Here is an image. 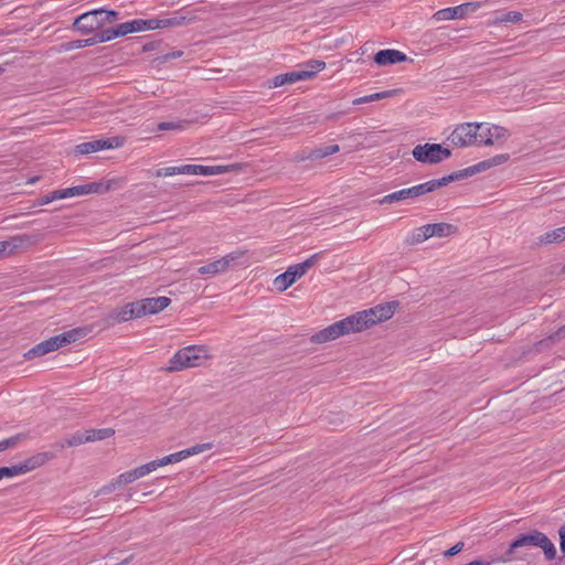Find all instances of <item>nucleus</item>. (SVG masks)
Instances as JSON below:
<instances>
[{
    "label": "nucleus",
    "instance_id": "f257e3e1",
    "mask_svg": "<svg viewBox=\"0 0 565 565\" xmlns=\"http://www.w3.org/2000/svg\"><path fill=\"white\" fill-rule=\"evenodd\" d=\"M121 179H111L106 182H92L84 185H76L63 190H55L47 195L40 199L38 205H45L55 200H63L75 195H86L90 193H106L110 190L120 188L122 185Z\"/></svg>",
    "mask_w": 565,
    "mask_h": 565
},
{
    "label": "nucleus",
    "instance_id": "f03ea898",
    "mask_svg": "<svg viewBox=\"0 0 565 565\" xmlns=\"http://www.w3.org/2000/svg\"><path fill=\"white\" fill-rule=\"evenodd\" d=\"M458 178L457 174H450L440 179L430 180L425 183H420L411 188L402 189L384 195L381 200V204H392L395 202H403L414 200L424 194L436 191L437 189L447 185L451 181Z\"/></svg>",
    "mask_w": 565,
    "mask_h": 565
},
{
    "label": "nucleus",
    "instance_id": "7ed1b4c3",
    "mask_svg": "<svg viewBox=\"0 0 565 565\" xmlns=\"http://www.w3.org/2000/svg\"><path fill=\"white\" fill-rule=\"evenodd\" d=\"M397 306L398 302L396 301L386 302L349 316L354 331L362 332L377 323L391 319Z\"/></svg>",
    "mask_w": 565,
    "mask_h": 565
},
{
    "label": "nucleus",
    "instance_id": "20e7f679",
    "mask_svg": "<svg viewBox=\"0 0 565 565\" xmlns=\"http://www.w3.org/2000/svg\"><path fill=\"white\" fill-rule=\"evenodd\" d=\"M211 358L209 349L204 345H190L179 350L163 369L166 372L173 373L190 367L203 365Z\"/></svg>",
    "mask_w": 565,
    "mask_h": 565
},
{
    "label": "nucleus",
    "instance_id": "39448f33",
    "mask_svg": "<svg viewBox=\"0 0 565 565\" xmlns=\"http://www.w3.org/2000/svg\"><path fill=\"white\" fill-rule=\"evenodd\" d=\"M527 546L542 548L547 561H552L556 557L557 552L554 543L543 532L536 530L526 534H522L516 540H514L510 544V547L507 551V555L512 557L518 548Z\"/></svg>",
    "mask_w": 565,
    "mask_h": 565
},
{
    "label": "nucleus",
    "instance_id": "423d86ee",
    "mask_svg": "<svg viewBox=\"0 0 565 565\" xmlns=\"http://www.w3.org/2000/svg\"><path fill=\"white\" fill-rule=\"evenodd\" d=\"M83 334L84 332L82 329H73L64 333L51 337L50 339L44 340L39 344L34 345L32 349L25 352L23 356L25 360H32L34 358L43 356L53 351H56L57 349L66 344L75 342Z\"/></svg>",
    "mask_w": 565,
    "mask_h": 565
},
{
    "label": "nucleus",
    "instance_id": "0eeeda50",
    "mask_svg": "<svg viewBox=\"0 0 565 565\" xmlns=\"http://www.w3.org/2000/svg\"><path fill=\"white\" fill-rule=\"evenodd\" d=\"M319 258V254H313L305 262L289 266L287 270L278 275L274 279V286L280 292L287 290L298 279L307 274V271L316 264Z\"/></svg>",
    "mask_w": 565,
    "mask_h": 565
},
{
    "label": "nucleus",
    "instance_id": "6e6552de",
    "mask_svg": "<svg viewBox=\"0 0 565 565\" xmlns=\"http://www.w3.org/2000/svg\"><path fill=\"white\" fill-rule=\"evenodd\" d=\"M412 154L420 163L436 164L449 158L451 152L439 143H425L417 145L413 149Z\"/></svg>",
    "mask_w": 565,
    "mask_h": 565
},
{
    "label": "nucleus",
    "instance_id": "1a4fd4ad",
    "mask_svg": "<svg viewBox=\"0 0 565 565\" xmlns=\"http://www.w3.org/2000/svg\"><path fill=\"white\" fill-rule=\"evenodd\" d=\"M355 333L350 317L337 321L329 327L316 332L311 335L312 343H324L339 339L342 335Z\"/></svg>",
    "mask_w": 565,
    "mask_h": 565
},
{
    "label": "nucleus",
    "instance_id": "9d476101",
    "mask_svg": "<svg viewBox=\"0 0 565 565\" xmlns=\"http://www.w3.org/2000/svg\"><path fill=\"white\" fill-rule=\"evenodd\" d=\"M482 129V124L465 122L457 126L449 140L456 147H469L479 142V130Z\"/></svg>",
    "mask_w": 565,
    "mask_h": 565
},
{
    "label": "nucleus",
    "instance_id": "9b49d317",
    "mask_svg": "<svg viewBox=\"0 0 565 565\" xmlns=\"http://www.w3.org/2000/svg\"><path fill=\"white\" fill-rule=\"evenodd\" d=\"M482 7V2H466L457 7L445 8L435 12L431 19L436 22L463 19Z\"/></svg>",
    "mask_w": 565,
    "mask_h": 565
},
{
    "label": "nucleus",
    "instance_id": "f8f14e48",
    "mask_svg": "<svg viewBox=\"0 0 565 565\" xmlns=\"http://www.w3.org/2000/svg\"><path fill=\"white\" fill-rule=\"evenodd\" d=\"M243 166L241 163L226 164V166H201V164H184L181 166L182 174L190 175H217L227 172L241 171Z\"/></svg>",
    "mask_w": 565,
    "mask_h": 565
},
{
    "label": "nucleus",
    "instance_id": "ddd939ff",
    "mask_svg": "<svg viewBox=\"0 0 565 565\" xmlns=\"http://www.w3.org/2000/svg\"><path fill=\"white\" fill-rule=\"evenodd\" d=\"M124 145V139L120 137H114L108 139H98L79 143L75 147L74 152L76 154H89L97 152L103 149L118 148Z\"/></svg>",
    "mask_w": 565,
    "mask_h": 565
},
{
    "label": "nucleus",
    "instance_id": "4468645a",
    "mask_svg": "<svg viewBox=\"0 0 565 565\" xmlns=\"http://www.w3.org/2000/svg\"><path fill=\"white\" fill-rule=\"evenodd\" d=\"M139 312L136 302H129L122 307L113 309L105 318L104 323L107 327H113L118 323L127 322L132 319H137Z\"/></svg>",
    "mask_w": 565,
    "mask_h": 565
},
{
    "label": "nucleus",
    "instance_id": "2eb2a0df",
    "mask_svg": "<svg viewBox=\"0 0 565 565\" xmlns=\"http://www.w3.org/2000/svg\"><path fill=\"white\" fill-rule=\"evenodd\" d=\"M509 137V130L498 125L484 126L482 124V129L479 130V142L484 146L503 143Z\"/></svg>",
    "mask_w": 565,
    "mask_h": 565
},
{
    "label": "nucleus",
    "instance_id": "dca6fc26",
    "mask_svg": "<svg viewBox=\"0 0 565 565\" xmlns=\"http://www.w3.org/2000/svg\"><path fill=\"white\" fill-rule=\"evenodd\" d=\"M212 447H213L212 443L199 444L193 447L183 449L181 451L170 454L160 459H156V461L160 468V467H163V466H167L170 463L179 462L183 459L189 458L190 456H194V455L201 454L203 451L210 450V449H212Z\"/></svg>",
    "mask_w": 565,
    "mask_h": 565
},
{
    "label": "nucleus",
    "instance_id": "f3484780",
    "mask_svg": "<svg viewBox=\"0 0 565 565\" xmlns=\"http://www.w3.org/2000/svg\"><path fill=\"white\" fill-rule=\"evenodd\" d=\"M103 13V9L93 10L77 17L73 23V26L84 34L94 32L103 26V21H99V15Z\"/></svg>",
    "mask_w": 565,
    "mask_h": 565
},
{
    "label": "nucleus",
    "instance_id": "a211bd4d",
    "mask_svg": "<svg viewBox=\"0 0 565 565\" xmlns=\"http://www.w3.org/2000/svg\"><path fill=\"white\" fill-rule=\"evenodd\" d=\"M243 256V252H233L207 265L201 266L198 271L201 275H216L225 273L228 267Z\"/></svg>",
    "mask_w": 565,
    "mask_h": 565
},
{
    "label": "nucleus",
    "instance_id": "6ab92c4d",
    "mask_svg": "<svg viewBox=\"0 0 565 565\" xmlns=\"http://www.w3.org/2000/svg\"><path fill=\"white\" fill-rule=\"evenodd\" d=\"M315 76V71H292L279 74L266 83V87L276 88L290 85L299 81H306Z\"/></svg>",
    "mask_w": 565,
    "mask_h": 565
},
{
    "label": "nucleus",
    "instance_id": "aec40b11",
    "mask_svg": "<svg viewBox=\"0 0 565 565\" xmlns=\"http://www.w3.org/2000/svg\"><path fill=\"white\" fill-rule=\"evenodd\" d=\"M135 302L139 312V317L141 318L147 315H154L162 311L171 303V299L162 296L156 298H145Z\"/></svg>",
    "mask_w": 565,
    "mask_h": 565
},
{
    "label": "nucleus",
    "instance_id": "412c9836",
    "mask_svg": "<svg viewBox=\"0 0 565 565\" xmlns=\"http://www.w3.org/2000/svg\"><path fill=\"white\" fill-rule=\"evenodd\" d=\"M31 244L30 236L22 234L10 237L7 241L0 242V258L12 255L15 250L23 248Z\"/></svg>",
    "mask_w": 565,
    "mask_h": 565
},
{
    "label": "nucleus",
    "instance_id": "4be33fe9",
    "mask_svg": "<svg viewBox=\"0 0 565 565\" xmlns=\"http://www.w3.org/2000/svg\"><path fill=\"white\" fill-rule=\"evenodd\" d=\"M406 60L407 56L403 52L393 49L381 50L374 55V62L380 66L402 63Z\"/></svg>",
    "mask_w": 565,
    "mask_h": 565
},
{
    "label": "nucleus",
    "instance_id": "5701e85b",
    "mask_svg": "<svg viewBox=\"0 0 565 565\" xmlns=\"http://www.w3.org/2000/svg\"><path fill=\"white\" fill-rule=\"evenodd\" d=\"M54 458H55L54 452H50V451L38 452V454L29 457L21 463H22L24 472L28 473L36 468L44 466L46 462H49L50 460H52Z\"/></svg>",
    "mask_w": 565,
    "mask_h": 565
},
{
    "label": "nucleus",
    "instance_id": "b1692460",
    "mask_svg": "<svg viewBox=\"0 0 565 565\" xmlns=\"http://www.w3.org/2000/svg\"><path fill=\"white\" fill-rule=\"evenodd\" d=\"M87 443L85 431H76L65 438L55 443V447L58 449H64L66 447H77Z\"/></svg>",
    "mask_w": 565,
    "mask_h": 565
},
{
    "label": "nucleus",
    "instance_id": "393cba45",
    "mask_svg": "<svg viewBox=\"0 0 565 565\" xmlns=\"http://www.w3.org/2000/svg\"><path fill=\"white\" fill-rule=\"evenodd\" d=\"M430 225V233L433 237H449L457 233V226L450 223H434Z\"/></svg>",
    "mask_w": 565,
    "mask_h": 565
},
{
    "label": "nucleus",
    "instance_id": "a878e982",
    "mask_svg": "<svg viewBox=\"0 0 565 565\" xmlns=\"http://www.w3.org/2000/svg\"><path fill=\"white\" fill-rule=\"evenodd\" d=\"M193 19H194L193 15L177 12L170 18L161 19V29L181 26V25H184V24L191 22Z\"/></svg>",
    "mask_w": 565,
    "mask_h": 565
},
{
    "label": "nucleus",
    "instance_id": "bb28decb",
    "mask_svg": "<svg viewBox=\"0 0 565 565\" xmlns=\"http://www.w3.org/2000/svg\"><path fill=\"white\" fill-rule=\"evenodd\" d=\"M541 244H557L565 241V226L546 232L539 238Z\"/></svg>",
    "mask_w": 565,
    "mask_h": 565
},
{
    "label": "nucleus",
    "instance_id": "cd10ccee",
    "mask_svg": "<svg viewBox=\"0 0 565 565\" xmlns=\"http://www.w3.org/2000/svg\"><path fill=\"white\" fill-rule=\"evenodd\" d=\"M87 443L104 440L111 437L115 434V430L111 428H102V429H88L85 430Z\"/></svg>",
    "mask_w": 565,
    "mask_h": 565
},
{
    "label": "nucleus",
    "instance_id": "c85d7f7f",
    "mask_svg": "<svg viewBox=\"0 0 565 565\" xmlns=\"http://www.w3.org/2000/svg\"><path fill=\"white\" fill-rule=\"evenodd\" d=\"M326 158L322 147L303 150L301 153L295 157L296 161H305V160H319Z\"/></svg>",
    "mask_w": 565,
    "mask_h": 565
},
{
    "label": "nucleus",
    "instance_id": "c756f323",
    "mask_svg": "<svg viewBox=\"0 0 565 565\" xmlns=\"http://www.w3.org/2000/svg\"><path fill=\"white\" fill-rule=\"evenodd\" d=\"M158 468H159V466H158L157 461L152 460L150 462H147L142 466H139V467L132 469L131 472L134 475L135 480H138V479L149 475L150 472L154 471Z\"/></svg>",
    "mask_w": 565,
    "mask_h": 565
},
{
    "label": "nucleus",
    "instance_id": "7c9ffc66",
    "mask_svg": "<svg viewBox=\"0 0 565 565\" xmlns=\"http://www.w3.org/2000/svg\"><path fill=\"white\" fill-rule=\"evenodd\" d=\"M158 468H159V466H158L157 461L152 460L150 462H147L142 466H139V467L132 469L131 472L134 475L135 480H138V479L149 475L150 472L154 471Z\"/></svg>",
    "mask_w": 565,
    "mask_h": 565
},
{
    "label": "nucleus",
    "instance_id": "2f4dec72",
    "mask_svg": "<svg viewBox=\"0 0 565 565\" xmlns=\"http://www.w3.org/2000/svg\"><path fill=\"white\" fill-rule=\"evenodd\" d=\"M193 120H179V121H162L158 125L159 130H184L192 124Z\"/></svg>",
    "mask_w": 565,
    "mask_h": 565
},
{
    "label": "nucleus",
    "instance_id": "473e14b6",
    "mask_svg": "<svg viewBox=\"0 0 565 565\" xmlns=\"http://www.w3.org/2000/svg\"><path fill=\"white\" fill-rule=\"evenodd\" d=\"M24 473L25 472L21 462L11 467H0V480L3 478H11Z\"/></svg>",
    "mask_w": 565,
    "mask_h": 565
},
{
    "label": "nucleus",
    "instance_id": "72a5a7b5",
    "mask_svg": "<svg viewBox=\"0 0 565 565\" xmlns=\"http://www.w3.org/2000/svg\"><path fill=\"white\" fill-rule=\"evenodd\" d=\"M565 339V324L558 328L554 333L550 334L546 339L542 340L539 345H550Z\"/></svg>",
    "mask_w": 565,
    "mask_h": 565
},
{
    "label": "nucleus",
    "instance_id": "f704fd0d",
    "mask_svg": "<svg viewBox=\"0 0 565 565\" xmlns=\"http://www.w3.org/2000/svg\"><path fill=\"white\" fill-rule=\"evenodd\" d=\"M522 20V14L518 11H510V12H507L500 17H497L493 21L494 24H498V23H508V22H512V23H516V22H520Z\"/></svg>",
    "mask_w": 565,
    "mask_h": 565
},
{
    "label": "nucleus",
    "instance_id": "c9c22d12",
    "mask_svg": "<svg viewBox=\"0 0 565 565\" xmlns=\"http://www.w3.org/2000/svg\"><path fill=\"white\" fill-rule=\"evenodd\" d=\"M425 239L423 237V233L419 227L414 228L405 238V244L408 246H415L424 243Z\"/></svg>",
    "mask_w": 565,
    "mask_h": 565
},
{
    "label": "nucleus",
    "instance_id": "e433bc0d",
    "mask_svg": "<svg viewBox=\"0 0 565 565\" xmlns=\"http://www.w3.org/2000/svg\"><path fill=\"white\" fill-rule=\"evenodd\" d=\"M174 174H182L181 166H179V167L161 168V169H158L156 171V177H158V178H160V177H171V175H174Z\"/></svg>",
    "mask_w": 565,
    "mask_h": 565
},
{
    "label": "nucleus",
    "instance_id": "4c0bfd02",
    "mask_svg": "<svg viewBox=\"0 0 565 565\" xmlns=\"http://www.w3.org/2000/svg\"><path fill=\"white\" fill-rule=\"evenodd\" d=\"M489 169H491V167H490L488 159H486L483 161L478 162L477 164L469 167L466 171L469 174H475V173H479V172H482V171H486Z\"/></svg>",
    "mask_w": 565,
    "mask_h": 565
},
{
    "label": "nucleus",
    "instance_id": "58836bf2",
    "mask_svg": "<svg viewBox=\"0 0 565 565\" xmlns=\"http://www.w3.org/2000/svg\"><path fill=\"white\" fill-rule=\"evenodd\" d=\"M115 481L118 487H122V486L129 484L136 480L134 478L131 470H129V471H126V472L119 475L117 478H115Z\"/></svg>",
    "mask_w": 565,
    "mask_h": 565
},
{
    "label": "nucleus",
    "instance_id": "ea45409f",
    "mask_svg": "<svg viewBox=\"0 0 565 565\" xmlns=\"http://www.w3.org/2000/svg\"><path fill=\"white\" fill-rule=\"evenodd\" d=\"M118 17V12L114 10H104L103 13L99 15V21H103V25L106 23H110L115 21Z\"/></svg>",
    "mask_w": 565,
    "mask_h": 565
},
{
    "label": "nucleus",
    "instance_id": "a19ab883",
    "mask_svg": "<svg viewBox=\"0 0 565 565\" xmlns=\"http://www.w3.org/2000/svg\"><path fill=\"white\" fill-rule=\"evenodd\" d=\"M397 93H398L397 89L384 90V92L371 94L370 99H371V102H375V100H380V99H384V98H390V97L395 96Z\"/></svg>",
    "mask_w": 565,
    "mask_h": 565
},
{
    "label": "nucleus",
    "instance_id": "79ce46f5",
    "mask_svg": "<svg viewBox=\"0 0 565 565\" xmlns=\"http://www.w3.org/2000/svg\"><path fill=\"white\" fill-rule=\"evenodd\" d=\"M509 159H510V156L508 153H501V154H497L492 158H489L488 161L490 163V167L493 168V167H498V166L505 163Z\"/></svg>",
    "mask_w": 565,
    "mask_h": 565
},
{
    "label": "nucleus",
    "instance_id": "37998d69",
    "mask_svg": "<svg viewBox=\"0 0 565 565\" xmlns=\"http://www.w3.org/2000/svg\"><path fill=\"white\" fill-rule=\"evenodd\" d=\"M20 440V436H13L8 439L0 441V451H4L8 448L14 447Z\"/></svg>",
    "mask_w": 565,
    "mask_h": 565
},
{
    "label": "nucleus",
    "instance_id": "c03bdc74",
    "mask_svg": "<svg viewBox=\"0 0 565 565\" xmlns=\"http://www.w3.org/2000/svg\"><path fill=\"white\" fill-rule=\"evenodd\" d=\"M142 24L145 30L161 29V19L142 20Z\"/></svg>",
    "mask_w": 565,
    "mask_h": 565
},
{
    "label": "nucleus",
    "instance_id": "a18cd8bd",
    "mask_svg": "<svg viewBox=\"0 0 565 565\" xmlns=\"http://www.w3.org/2000/svg\"><path fill=\"white\" fill-rule=\"evenodd\" d=\"M131 29L132 28L129 26V22L120 23L114 28L117 38L131 33Z\"/></svg>",
    "mask_w": 565,
    "mask_h": 565
},
{
    "label": "nucleus",
    "instance_id": "49530a36",
    "mask_svg": "<svg viewBox=\"0 0 565 565\" xmlns=\"http://www.w3.org/2000/svg\"><path fill=\"white\" fill-rule=\"evenodd\" d=\"M463 546H465V543L463 542H458L457 544H455L452 547H450L449 550H447L445 553H444V556L445 557H452L455 555H457L458 553H460L462 550H463Z\"/></svg>",
    "mask_w": 565,
    "mask_h": 565
},
{
    "label": "nucleus",
    "instance_id": "de8ad7c7",
    "mask_svg": "<svg viewBox=\"0 0 565 565\" xmlns=\"http://www.w3.org/2000/svg\"><path fill=\"white\" fill-rule=\"evenodd\" d=\"M307 67L310 68L309 71H315L316 74L317 72L324 70L326 63L323 61L313 60L307 64Z\"/></svg>",
    "mask_w": 565,
    "mask_h": 565
},
{
    "label": "nucleus",
    "instance_id": "09e8293b",
    "mask_svg": "<svg viewBox=\"0 0 565 565\" xmlns=\"http://www.w3.org/2000/svg\"><path fill=\"white\" fill-rule=\"evenodd\" d=\"M129 26L132 28L131 33L145 31L142 19L129 21Z\"/></svg>",
    "mask_w": 565,
    "mask_h": 565
},
{
    "label": "nucleus",
    "instance_id": "8fccbe9b",
    "mask_svg": "<svg viewBox=\"0 0 565 565\" xmlns=\"http://www.w3.org/2000/svg\"><path fill=\"white\" fill-rule=\"evenodd\" d=\"M558 535H559V548L563 553V556H565V523L558 529Z\"/></svg>",
    "mask_w": 565,
    "mask_h": 565
},
{
    "label": "nucleus",
    "instance_id": "3c124183",
    "mask_svg": "<svg viewBox=\"0 0 565 565\" xmlns=\"http://www.w3.org/2000/svg\"><path fill=\"white\" fill-rule=\"evenodd\" d=\"M116 488H118L115 479H113L108 484L104 486L100 490H99V493L102 494H106V493H110L113 492Z\"/></svg>",
    "mask_w": 565,
    "mask_h": 565
},
{
    "label": "nucleus",
    "instance_id": "603ef678",
    "mask_svg": "<svg viewBox=\"0 0 565 565\" xmlns=\"http://www.w3.org/2000/svg\"><path fill=\"white\" fill-rule=\"evenodd\" d=\"M100 34L103 35L105 42L111 41L117 38L114 29L103 30Z\"/></svg>",
    "mask_w": 565,
    "mask_h": 565
},
{
    "label": "nucleus",
    "instance_id": "864d4df0",
    "mask_svg": "<svg viewBox=\"0 0 565 565\" xmlns=\"http://www.w3.org/2000/svg\"><path fill=\"white\" fill-rule=\"evenodd\" d=\"M64 47L66 51H70V50H74V49H82L84 46H83L82 40H76V41L67 42L66 44H64Z\"/></svg>",
    "mask_w": 565,
    "mask_h": 565
},
{
    "label": "nucleus",
    "instance_id": "5fc2aeb1",
    "mask_svg": "<svg viewBox=\"0 0 565 565\" xmlns=\"http://www.w3.org/2000/svg\"><path fill=\"white\" fill-rule=\"evenodd\" d=\"M324 156L328 157L330 154L337 153L340 150V147L338 145H330L322 147Z\"/></svg>",
    "mask_w": 565,
    "mask_h": 565
},
{
    "label": "nucleus",
    "instance_id": "6e6d98bb",
    "mask_svg": "<svg viewBox=\"0 0 565 565\" xmlns=\"http://www.w3.org/2000/svg\"><path fill=\"white\" fill-rule=\"evenodd\" d=\"M419 230L423 233V237H424L425 241H427V239L433 237V235L430 233V225L429 224L419 226Z\"/></svg>",
    "mask_w": 565,
    "mask_h": 565
},
{
    "label": "nucleus",
    "instance_id": "4d7b16f0",
    "mask_svg": "<svg viewBox=\"0 0 565 565\" xmlns=\"http://www.w3.org/2000/svg\"><path fill=\"white\" fill-rule=\"evenodd\" d=\"M364 103H371L370 95H366V96H363V97H360V98H355L353 100V105H361V104H364Z\"/></svg>",
    "mask_w": 565,
    "mask_h": 565
},
{
    "label": "nucleus",
    "instance_id": "13d9d810",
    "mask_svg": "<svg viewBox=\"0 0 565 565\" xmlns=\"http://www.w3.org/2000/svg\"><path fill=\"white\" fill-rule=\"evenodd\" d=\"M92 41H93V44H97V43H104L105 40L103 38V35L99 33H96L94 36H92Z\"/></svg>",
    "mask_w": 565,
    "mask_h": 565
},
{
    "label": "nucleus",
    "instance_id": "bf43d9fd",
    "mask_svg": "<svg viewBox=\"0 0 565 565\" xmlns=\"http://www.w3.org/2000/svg\"><path fill=\"white\" fill-rule=\"evenodd\" d=\"M92 41H93V44H97V43H104L105 40L103 38V35L99 33H96L94 36H92Z\"/></svg>",
    "mask_w": 565,
    "mask_h": 565
},
{
    "label": "nucleus",
    "instance_id": "052dcab7",
    "mask_svg": "<svg viewBox=\"0 0 565 565\" xmlns=\"http://www.w3.org/2000/svg\"><path fill=\"white\" fill-rule=\"evenodd\" d=\"M182 55V52L181 51H177V52H173L171 54H168L163 57L164 61L169 60V58H175V57H180Z\"/></svg>",
    "mask_w": 565,
    "mask_h": 565
},
{
    "label": "nucleus",
    "instance_id": "680f3d73",
    "mask_svg": "<svg viewBox=\"0 0 565 565\" xmlns=\"http://www.w3.org/2000/svg\"><path fill=\"white\" fill-rule=\"evenodd\" d=\"M83 41V46H90V45H94L93 44V41H92V38L89 39H86V40H82Z\"/></svg>",
    "mask_w": 565,
    "mask_h": 565
},
{
    "label": "nucleus",
    "instance_id": "e2e57ef3",
    "mask_svg": "<svg viewBox=\"0 0 565 565\" xmlns=\"http://www.w3.org/2000/svg\"><path fill=\"white\" fill-rule=\"evenodd\" d=\"M39 179H40L39 177H33V178H31V179L28 181V183H29V184H33V183H35Z\"/></svg>",
    "mask_w": 565,
    "mask_h": 565
},
{
    "label": "nucleus",
    "instance_id": "0e129e2a",
    "mask_svg": "<svg viewBox=\"0 0 565 565\" xmlns=\"http://www.w3.org/2000/svg\"><path fill=\"white\" fill-rule=\"evenodd\" d=\"M4 72V68L0 66V75Z\"/></svg>",
    "mask_w": 565,
    "mask_h": 565
},
{
    "label": "nucleus",
    "instance_id": "69168bd1",
    "mask_svg": "<svg viewBox=\"0 0 565 565\" xmlns=\"http://www.w3.org/2000/svg\"><path fill=\"white\" fill-rule=\"evenodd\" d=\"M563 271H565V266L563 267Z\"/></svg>",
    "mask_w": 565,
    "mask_h": 565
}]
</instances>
